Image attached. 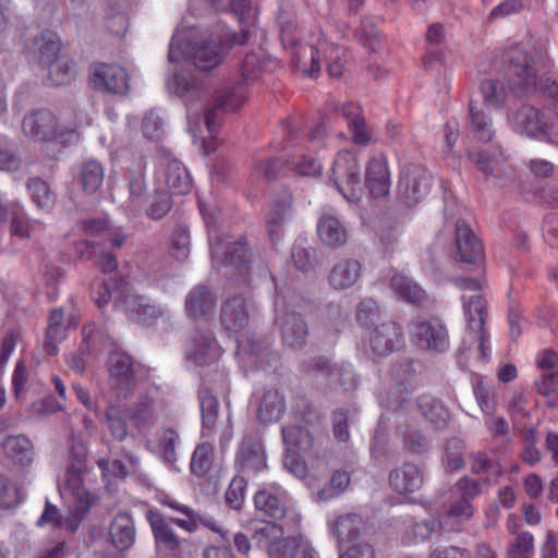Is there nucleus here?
Returning a JSON list of instances; mask_svg holds the SVG:
<instances>
[{
	"instance_id": "nucleus-1",
	"label": "nucleus",
	"mask_w": 558,
	"mask_h": 558,
	"mask_svg": "<svg viewBox=\"0 0 558 558\" xmlns=\"http://www.w3.org/2000/svg\"><path fill=\"white\" fill-rule=\"evenodd\" d=\"M223 56V48L208 43L197 23L183 17L169 44L167 92L181 98L186 108L198 104L205 97V86L184 63L193 61L198 70L209 71L221 63Z\"/></svg>"
},
{
	"instance_id": "nucleus-2",
	"label": "nucleus",
	"mask_w": 558,
	"mask_h": 558,
	"mask_svg": "<svg viewBox=\"0 0 558 558\" xmlns=\"http://www.w3.org/2000/svg\"><path fill=\"white\" fill-rule=\"evenodd\" d=\"M286 498L284 490L277 485L257 490L254 496L256 510L280 522H254L253 542L267 550L269 558H317L307 542L296 535L301 517L287 507Z\"/></svg>"
},
{
	"instance_id": "nucleus-3",
	"label": "nucleus",
	"mask_w": 558,
	"mask_h": 558,
	"mask_svg": "<svg viewBox=\"0 0 558 558\" xmlns=\"http://www.w3.org/2000/svg\"><path fill=\"white\" fill-rule=\"evenodd\" d=\"M276 20L280 28L282 45L290 51L295 70L304 75L315 77L320 72L324 62L330 76L338 77L343 73L344 49L329 43L323 31L296 35L290 2L284 1L279 4Z\"/></svg>"
},
{
	"instance_id": "nucleus-4",
	"label": "nucleus",
	"mask_w": 558,
	"mask_h": 558,
	"mask_svg": "<svg viewBox=\"0 0 558 558\" xmlns=\"http://www.w3.org/2000/svg\"><path fill=\"white\" fill-rule=\"evenodd\" d=\"M85 466L86 454L85 450L81 448L80 452L74 453L61 486V496L66 504L68 514L61 515L58 508L47 501L45 510L37 521L39 526L50 524L54 529H64L69 533L77 531L82 521L98 500V496L85 484Z\"/></svg>"
},
{
	"instance_id": "nucleus-5",
	"label": "nucleus",
	"mask_w": 558,
	"mask_h": 558,
	"mask_svg": "<svg viewBox=\"0 0 558 558\" xmlns=\"http://www.w3.org/2000/svg\"><path fill=\"white\" fill-rule=\"evenodd\" d=\"M206 1L218 11L229 10L241 26V36H235L229 32L221 21L207 23L199 20L195 15V12H191L189 15H185L184 17H191L192 21L199 25V29L206 36L207 41L213 46L217 45L218 47H222L225 52L226 46L229 44H246L250 43L253 37H256L258 11L251 0H230L228 8L222 5V0H220L218 4H214L209 0Z\"/></svg>"
},
{
	"instance_id": "nucleus-6",
	"label": "nucleus",
	"mask_w": 558,
	"mask_h": 558,
	"mask_svg": "<svg viewBox=\"0 0 558 558\" xmlns=\"http://www.w3.org/2000/svg\"><path fill=\"white\" fill-rule=\"evenodd\" d=\"M275 62L268 58L262 49L257 52L247 53L241 65L242 81L234 86L226 87L219 90L211 104L217 111H235L247 99V85L255 81L260 73L271 71Z\"/></svg>"
},
{
	"instance_id": "nucleus-7",
	"label": "nucleus",
	"mask_w": 558,
	"mask_h": 558,
	"mask_svg": "<svg viewBox=\"0 0 558 558\" xmlns=\"http://www.w3.org/2000/svg\"><path fill=\"white\" fill-rule=\"evenodd\" d=\"M507 123L510 130L520 136L558 144V114L550 111H541L533 106L522 105L508 112Z\"/></svg>"
},
{
	"instance_id": "nucleus-8",
	"label": "nucleus",
	"mask_w": 558,
	"mask_h": 558,
	"mask_svg": "<svg viewBox=\"0 0 558 558\" xmlns=\"http://www.w3.org/2000/svg\"><path fill=\"white\" fill-rule=\"evenodd\" d=\"M287 470L305 484L316 502H326L339 497L347 490L351 481L348 472L337 470L330 481L320 487L324 471L314 466L310 469L305 461L291 458L287 460Z\"/></svg>"
},
{
	"instance_id": "nucleus-9",
	"label": "nucleus",
	"mask_w": 558,
	"mask_h": 558,
	"mask_svg": "<svg viewBox=\"0 0 558 558\" xmlns=\"http://www.w3.org/2000/svg\"><path fill=\"white\" fill-rule=\"evenodd\" d=\"M199 106L192 105L187 110V133L192 136L205 154H210L217 148V131L219 128V112L204 99L198 101Z\"/></svg>"
},
{
	"instance_id": "nucleus-10",
	"label": "nucleus",
	"mask_w": 558,
	"mask_h": 558,
	"mask_svg": "<svg viewBox=\"0 0 558 558\" xmlns=\"http://www.w3.org/2000/svg\"><path fill=\"white\" fill-rule=\"evenodd\" d=\"M199 210L208 229V239L210 243V252L213 264L219 267L221 264L228 263L239 267L242 264H248V250L244 241L230 242L220 240L215 234V222L218 211L209 204L199 202Z\"/></svg>"
},
{
	"instance_id": "nucleus-11",
	"label": "nucleus",
	"mask_w": 558,
	"mask_h": 558,
	"mask_svg": "<svg viewBox=\"0 0 558 558\" xmlns=\"http://www.w3.org/2000/svg\"><path fill=\"white\" fill-rule=\"evenodd\" d=\"M332 180L343 198L356 204L363 196L361 166L356 157L349 150H340L332 163Z\"/></svg>"
},
{
	"instance_id": "nucleus-12",
	"label": "nucleus",
	"mask_w": 558,
	"mask_h": 558,
	"mask_svg": "<svg viewBox=\"0 0 558 558\" xmlns=\"http://www.w3.org/2000/svg\"><path fill=\"white\" fill-rule=\"evenodd\" d=\"M22 130L27 137L37 142L59 141L62 144L78 137L75 130L60 126L56 116L49 110H37L26 116Z\"/></svg>"
},
{
	"instance_id": "nucleus-13",
	"label": "nucleus",
	"mask_w": 558,
	"mask_h": 558,
	"mask_svg": "<svg viewBox=\"0 0 558 558\" xmlns=\"http://www.w3.org/2000/svg\"><path fill=\"white\" fill-rule=\"evenodd\" d=\"M167 404L163 392L154 385H140L137 398L130 409V416L141 429L149 427L166 416Z\"/></svg>"
},
{
	"instance_id": "nucleus-14",
	"label": "nucleus",
	"mask_w": 558,
	"mask_h": 558,
	"mask_svg": "<svg viewBox=\"0 0 558 558\" xmlns=\"http://www.w3.org/2000/svg\"><path fill=\"white\" fill-rule=\"evenodd\" d=\"M408 332L412 343L421 349L442 352L449 348L447 328L438 317H416L409 323Z\"/></svg>"
},
{
	"instance_id": "nucleus-15",
	"label": "nucleus",
	"mask_w": 558,
	"mask_h": 558,
	"mask_svg": "<svg viewBox=\"0 0 558 558\" xmlns=\"http://www.w3.org/2000/svg\"><path fill=\"white\" fill-rule=\"evenodd\" d=\"M432 179V174L420 166L404 168L398 183L399 196L409 206L417 204L429 193Z\"/></svg>"
},
{
	"instance_id": "nucleus-16",
	"label": "nucleus",
	"mask_w": 558,
	"mask_h": 558,
	"mask_svg": "<svg viewBox=\"0 0 558 558\" xmlns=\"http://www.w3.org/2000/svg\"><path fill=\"white\" fill-rule=\"evenodd\" d=\"M89 84L96 90L122 95L129 90V75L118 63H97L90 68Z\"/></svg>"
},
{
	"instance_id": "nucleus-17",
	"label": "nucleus",
	"mask_w": 558,
	"mask_h": 558,
	"mask_svg": "<svg viewBox=\"0 0 558 558\" xmlns=\"http://www.w3.org/2000/svg\"><path fill=\"white\" fill-rule=\"evenodd\" d=\"M456 490L460 498L450 505L447 517L440 522L444 530H453L456 521H463L473 515V507L469 499L480 495L482 486L476 481L463 477L457 483Z\"/></svg>"
},
{
	"instance_id": "nucleus-18",
	"label": "nucleus",
	"mask_w": 558,
	"mask_h": 558,
	"mask_svg": "<svg viewBox=\"0 0 558 558\" xmlns=\"http://www.w3.org/2000/svg\"><path fill=\"white\" fill-rule=\"evenodd\" d=\"M157 184L171 194H185L191 189V178L179 160L166 157L157 171Z\"/></svg>"
},
{
	"instance_id": "nucleus-19",
	"label": "nucleus",
	"mask_w": 558,
	"mask_h": 558,
	"mask_svg": "<svg viewBox=\"0 0 558 558\" xmlns=\"http://www.w3.org/2000/svg\"><path fill=\"white\" fill-rule=\"evenodd\" d=\"M108 372L111 384L119 391V396L126 398L129 392L136 388L132 360L126 353L121 351L111 353Z\"/></svg>"
},
{
	"instance_id": "nucleus-20",
	"label": "nucleus",
	"mask_w": 558,
	"mask_h": 558,
	"mask_svg": "<svg viewBox=\"0 0 558 558\" xmlns=\"http://www.w3.org/2000/svg\"><path fill=\"white\" fill-rule=\"evenodd\" d=\"M401 327L392 322L376 326L368 337V345L374 357H385L401 345Z\"/></svg>"
},
{
	"instance_id": "nucleus-21",
	"label": "nucleus",
	"mask_w": 558,
	"mask_h": 558,
	"mask_svg": "<svg viewBox=\"0 0 558 558\" xmlns=\"http://www.w3.org/2000/svg\"><path fill=\"white\" fill-rule=\"evenodd\" d=\"M222 354L220 345L210 332H197L186 347V357L197 365L216 362Z\"/></svg>"
},
{
	"instance_id": "nucleus-22",
	"label": "nucleus",
	"mask_w": 558,
	"mask_h": 558,
	"mask_svg": "<svg viewBox=\"0 0 558 558\" xmlns=\"http://www.w3.org/2000/svg\"><path fill=\"white\" fill-rule=\"evenodd\" d=\"M282 439L286 446L284 466L289 458L304 461L299 452L308 451L314 445V433L303 426L293 424L282 428Z\"/></svg>"
},
{
	"instance_id": "nucleus-23",
	"label": "nucleus",
	"mask_w": 558,
	"mask_h": 558,
	"mask_svg": "<svg viewBox=\"0 0 558 558\" xmlns=\"http://www.w3.org/2000/svg\"><path fill=\"white\" fill-rule=\"evenodd\" d=\"M235 465L240 472L256 473L266 466V457L259 440L244 438L238 449Z\"/></svg>"
},
{
	"instance_id": "nucleus-24",
	"label": "nucleus",
	"mask_w": 558,
	"mask_h": 558,
	"mask_svg": "<svg viewBox=\"0 0 558 558\" xmlns=\"http://www.w3.org/2000/svg\"><path fill=\"white\" fill-rule=\"evenodd\" d=\"M507 60L510 63V72L518 77V84L523 88L524 93H530L536 88V73L533 66L530 65L529 53L520 47L512 48L508 54Z\"/></svg>"
},
{
	"instance_id": "nucleus-25",
	"label": "nucleus",
	"mask_w": 558,
	"mask_h": 558,
	"mask_svg": "<svg viewBox=\"0 0 558 558\" xmlns=\"http://www.w3.org/2000/svg\"><path fill=\"white\" fill-rule=\"evenodd\" d=\"M254 403L256 405L257 420L262 423L278 421L284 410V400L275 388L256 391L254 395Z\"/></svg>"
},
{
	"instance_id": "nucleus-26",
	"label": "nucleus",
	"mask_w": 558,
	"mask_h": 558,
	"mask_svg": "<svg viewBox=\"0 0 558 558\" xmlns=\"http://www.w3.org/2000/svg\"><path fill=\"white\" fill-rule=\"evenodd\" d=\"M391 185L387 159L383 156L372 158L366 167V186L374 197L389 194Z\"/></svg>"
},
{
	"instance_id": "nucleus-27",
	"label": "nucleus",
	"mask_w": 558,
	"mask_h": 558,
	"mask_svg": "<svg viewBox=\"0 0 558 558\" xmlns=\"http://www.w3.org/2000/svg\"><path fill=\"white\" fill-rule=\"evenodd\" d=\"M362 265L354 258H341L330 269L328 281L335 290L353 287L361 278Z\"/></svg>"
},
{
	"instance_id": "nucleus-28",
	"label": "nucleus",
	"mask_w": 558,
	"mask_h": 558,
	"mask_svg": "<svg viewBox=\"0 0 558 558\" xmlns=\"http://www.w3.org/2000/svg\"><path fill=\"white\" fill-rule=\"evenodd\" d=\"M248 323V302L242 295L231 298L221 308V324L230 332L242 330Z\"/></svg>"
},
{
	"instance_id": "nucleus-29",
	"label": "nucleus",
	"mask_w": 558,
	"mask_h": 558,
	"mask_svg": "<svg viewBox=\"0 0 558 558\" xmlns=\"http://www.w3.org/2000/svg\"><path fill=\"white\" fill-rule=\"evenodd\" d=\"M457 253L461 260L465 263H475L482 256V244L470 226L458 220L456 226Z\"/></svg>"
},
{
	"instance_id": "nucleus-30",
	"label": "nucleus",
	"mask_w": 558,
	"mask_h": 558,
	"mask_svg": "<svg viewBox=\"0 0 558 558\" xmlns=\"http://www.w3.org/2000/svg\"><path fill=\"white\" fill-rule=\"evenodd\" d=\"M123 307L133 319L146 326L154 325L163 317L161 307L140 295H128L123 301Z\"/></svg>"
},
{
	"instance_id": "nucleus-31",
	"label": "nucleus",
	"mask_w": 558,
	"mask_h": 558,
	"mask_svg": "<svg viewBox=\"0 0 558 558\" xmlns=\"http://www.w3.org/2000/svg\"><path fill=\"white\" fill-rule=\"evenodd\" d=\"M128 191V198L122 201L121 205L129 216L136 217L145 204L146 195V183L142 165H138L137 169L130 174Z\"/></svg>"
},
{
	"instance_id": "nucleus-32",
	"label": "nucleus",
	"mask_w": 558,
	"mask_h": 558,
	"mask_svg": "<svg viewBox=\"0 0 558 558\" xmlns=\"http://www.w3.org/2000/svg\"><path fill=\"white\" fill-rule=\"evenodd\" d=\"M317 234L320 241L329 247L343 246L348 241V230L336 216L323 215L317 222Z\"/></svg>"
},
{
	"instance_id": "nucleus-33",
	"label": "nucleus",
	"mask_w": 558,
	"mask_h": 558,
	"mask_svg": "<svg viewBox=\"0 0 558 558\" xmlns=\"http://www.w3.org/2000/svg\"><path fill=\"white\" fill-rule=\"evenodd\" d=\"M389 483L399 494L413 493L422 486L423 475L415 464L404 463L391 471Z\"/></svg>"
},
{
	"instance_id": "nucleus-34",
	"label": "nucleus",
	"mask_w": 558,
	"mask_h": 558,
	"mask_svg": "<svg viewBox=\"0 0 558 558\" xmlns=\"http://www.w3.org/2000/svg\"><path fill=\"white\" fill-rule=\"evenodd\" d=\"M98 466L102 472L104 481L107 487H110V476L124 477L136 474L140 471V459L130 452H124L120 458L112 462L105 459L98 461Z\"/></svg>"
},
{
	"instance_id": "nucleus-35",
	"label": "nucleus",
	"mask_w": 558,
	"mask_h": 558,
	"mask_svg": "<svg viewBox=\"0 0 558 558\" xmlns=\"http://www.w3.org/2000/svg\"><path fill=\"white\" fill-rule=\"evenodd\" d=\"M339 111L347 119L350 133L356 144L366 145L373 141V132L362 118L361 108L357 105L343 104Z\"/></svg>"
},
{
	"instance_id": "nucleus-36",
	"label": "nucleus",
	"mask_w": 558,
	"mask_h": 558,
	"mask_svg": "<svg viewBox=\"0 0 558 558\" xmlns=\"http://www.w3.org/2000/svg\"><path fill=\"white\" fill-rule=\"evenodd\" d=\"M75 179L87 194H94L104 183V167L95 159L85 160L78 167Z\"/></svg>"
},
{
	"instance_id": "nucleus-37",
	"label": "nucleus",
	"mask_w": 558,
	"mask_h": 558,
	"mask_svg": "<svg viewBox=\"0 0 558 558\" xmlns=\"http://www.w3.org/2000/svg\"><path fill=\"white\" fill-rule=\"evenodd\" d=\"M109 535L119 550L129 549L135 542V529L132 518L126 513L116 515L110 524Z\"/></svg>"
},
{
	"instance_id": "nucleus-38",
	"label": "nucleus",
	"mask_w": 558,
	"mask_h": 558,
	"mask_svg": "<svg viewBox=\"0 0 558 558\" xmlns=\"http://www.w3.org/2000/svg\"><path fill=\"white\" fill-rule=\"evenodd\" d=\"M238 359L242 367H260L265 359L264 348L259 339L255 337H243L238 339Z\"/></svg>"
},
{
	"instance_id": "nucleus-39",
	"label": "nucleus",
	"mask_w": 558,
	"mask_h": 558,
	"mask_svg": "<svg viewBox=\"0 0 558 558\" xmlns=\"http://www.w3.org/2000/svg\"><path fill=\"white\" fill-rule=\"evenodd\" d=\"M8 219L11 220V234L21 239L31 238L40 230V223L29 219L24 208L19 204L9 205Z\"/></svg>"
},
{
	"instance_id": "nucleus-40",
	"label": "nucleus",
	"mask_w": 558,
	"mask_h": 558,
	"mask_svg": "<svg viewBox=\"0 0 558 558\" xmlns=\"http://www.w3.org/2000/svg\"><path fill=\"white\" fill-rule=\"evenodd\" d=\"M277 320H281L282 338L287 345L299 348L305 343L307 327L299 315L292 313Z\"/></svg>"
},
{
	"instance_id": "nucleus-41",
	"label": "nucleus",
	"mask_w": 558,
	"mask_h": 558,
	"mask_svg": "<svg viewBox=\"0 0 558 558\" xmlns=\"http://www.w3.org/2000/svg\"><path fill=\"white\" fill-rule=\"evenodd\" d=\"M146 517L153 530L157 547L159 549H174L179 541L165 522L162 515L157 510L149 509Z\"/></svg>"
},
{
	"instance_id": "nucleus-42",
	"label": "nucleus",
	"mask_w": 558,
	"mask_h": 558,
	"mask_svg": "<svg viewBox=\"0 0 558 558\" xmlns=\"http://www.w3.org/2000/svg\"><path fill=\"white\" fill-rule=\"evenodd\" d=\"M179 444V433L174 428L168 427L162 429L158 439L156 452L162 462L174 471H179V468L175 465Z\"/></svg>"
},
{
	"instance_id": "nucleus-43",
	"label": "nucleus",
	"mask_w": 558,
	"mask_h": 558,
	"mask_svg": "<svg viewBox=\"0 0 558 558\" xmlns=\"http://www.w3.org/2000/svg\"><path fill=\"white\" fill-rule=\"evenodd\" d=\"M2 447L5 456L21 465H27L34 459L33 446L24 436H10Z\"/></svg>"
},
{
	"instance_id": "nucleus-44",
	"label": "nucleus",
	"mask_w": 558,
	"mask_h": 558,
	"mask_svg": "<svg viewBox=\"0 0 558 558\" xmlns=\"http://www.w3.org/2000/svg\"><path fill=\"white\" fill-rule=\"evenodd\" d=\"M329 527L340 544L354 539L360 532L362 519L354 513L339 515L336 520L329 519Z\"/></svg>"
},
{
	"instance_id": "nucleus-45",
	"label": "nucleus",
	"mask_w": 558,
	"mask_h": 558,
	"mask_svg": "<svg viewBox=\"0 0 558 558\" xmlns=\"http://www.w3.org/2000/svg\"><path fill=\"white\" fill-rule=\"evenodd\" d=\"M32 50L38 61L45 65L59 57L60 39L54 32L45 31L35 38Z\"/></svg>"
},
{
	"instance_id": "nucleus-46",
	"label": "nucleus",
	"mask_w": 558,
	"mask_h": 558,
	"mask_svg": "<svg viewBox=\"0 0 558 558\" xmlns=\"http://www.w3.org/2000/svg\"><path fill=\"white\" fill-rule=\"evenodd\" d=\"M390 286L395 293L407 302L420 305L425 300L424 290L403 274L393 275Z\"/></svg>"
},
{
	"instance_id": "nucleus-47",
	"label": "nucleus",
	"mask_w": 558,
	"mask_h": 558,
	"mask_svg": "<svg viewBox=\"0 0 558 558\" xmlns=\"http://www.w3.org/2000/svg\"><path fill=\"white\" fill-rule=\"evenodd\" d=\"M199 402L203 423L202 436L203 438H210L218 427L219 402L215 396L207 391L199 395Z\"/></svg>"
},
{
	"instance_id": "nucleus-48",
	"label": "nucleus",
	"mask_w": 558,
	"mask_h": 558,
	"mask_svg": "<svg viewBox=\"0 0 558 558\" xmlns=\"http://www.w3.org/2000/svg\"><path fill=\"white\" fill-rule=\"evenodd\" d=\"M480 92L487 108H501L507 98V88L504 82L498 78H485L480 85Z\"/></svg>"
},
{
	"instance_id": "nucleus-49",
	"label": "nucleus",
	"mask_w": 558,
	"mask_h": 558,
	"mask_svg": "<svg viewBox=\"0 0 558 558\" xmlns=\"http://www.w3.org/2000/svg\"><path fill=\"white\" fill-rule=\"evenodd\" d=\"M291 196L284 195L282 199L271 205L267 215V229L272 242L279 239V229L290 216Z\"/></svg>"
},
{
	"instance_id": "nucleus-50",
	"label": "nucleus",
	"mask_w": 558,
	"mask_h": 558,
	"mask_svg": "<svg viewBox=\"0 0 558 558\" xmlns=\"http://www.w3.org/2000/svg\"><path fill=\"white\" fill-rule=\"evenodd\" d=\"M417 407L422 415L437 428H442L449 421V412L435 398L423 396L418 399Z\"/></svg>"
},
{
	"instance_id": "nucleus-51",
	"label": "nucleus",
	"mask_w": 558,
	"mask_h": 558,
	"mask_svg": "<svg viewBox=\"0 0 558 558\" xmlns=\"http://www.w3.org/2000/svg\"><path fill=\"white\" fill-rule=\"evenodd\" d=\"M463 308L469 331H481L484 328L485 304L482 295L463 296Z\"/></svg>"
},
{
	"instance_id": "nucleus-52",
	"label": "nucleus",
	"mask_w": 558,
	"mask_h": 558,
	"mask_svg": "<svg viewBox=\"0 0 558 558\" xmlns=\"http://www.w3.org/2000/svg\"><path fill=\"white\" fill-rule=\"evenodd\" d=\"M320 371L326 374L331 381H338L344 390H352L357 385L353 367L349 363H343L340 366H337L324 361L320 365Z\"/></svg>"
},
{
	"instance_id": "nucleus-53",
	"label": "nucleus",
	"mask_w": 558,
	"mask_h": 558,
	"mask_svg": "<svg viewBox=\"0 0 558 558\" xmlns=\"http://www.w3.org/2000/svg\"><path fill=\"white\" fill-rule=\"evenodd\" d=\"M46 65L48 66L49 76L56 85L70 84L75 78V64L66 57L59 56Z\"/></svg>"
},
{
	"instance_id": "nucleus-54",
	"label": "nucleus",
	"mask_w": 558,
	"mask_h": 558,
	"mask_svg": "<svg viewBox=\"0 0 558 558\" xmlns=\"http://www.w3.org/2000/svg\"><path fill=\"white\" fill-rule=\"evenodd\" d=\"M471 126L475 136L481 141H489L494 135L492 119L486 114L482 106L470 102Z\"/></svg>"
},
{
	"instance_id": "nucleus-55",
	"label": "nucleus",
	"mask_w": 558,
	"mask_h": 558,
	"mask_svg": "<svg viewBox=\"0 0 558 558\" xmlns=\"http://www.w3.org/2000/svg\"><path fill=\"white\" fill-rule=\"evenodd\" d=\"M104 426L109 434L119 441L126 438L129 434L128 423L120 407L110 405L105 413Z\"/></svg>"
},
{
	"instance_id": "nucleus-56",
	"label": "nucleus",
	"mask_w": 558,
	"mask_h": 558,
	"mask_svg": "<svg viewBox=\"0 0 558 558\" xmlns=\"http://www.w3.org/2000/svg\"><path fill=\"white\" fill-rule=\"evenodd\" d=\"M27 189L34 205L44 211L50 210L54 205V195L47 182L40 179H32Z\"/></svg>"
},
{
	"instance_id": "nucleus-57",
	"label": "nucleus",
	"mask_w": 558,
	"mask_h": 558,
	"mask_svg": "<svg viewBox=\"0 0 558 558\" xmlns=\"http://www.w3.org/2000/svg\"><path fill=\"white\" fill-rule=\"evenodd\" d=\"M69 327L64 324V313L61 308L53 310L49 315L46 348L49 354L57 352V343L63 338V331Z\"/></svg>"
},
{
	"instance_id": "nucleus-58",
	"label": "nucleus",
	"mask_w": 558,
	"mask_h": 558,
	"mask_svg": "<svg viewBox=\"0 0 558 558\" xmlns=\"http://www.w3.org/2000/svg\"><path fill=\"white\" fill-rule=\"evenodd\" d=\"M213 295L202 287L192 290L186 298V313L191 317H199L214 304Z\"/></svg>"
},
{
	"instance_id": "nucleus-59",
	"label": "nucleus",
	"mask_w": 558,
	"mask_h": 558,
	"mask_svg": "<svg viewBox=\"0 0 558 558\" xmlns=\"http://www.w3.org/2000/svg\"><path fill=\"white\" fill-rule=\"evenodd\" d=\"M214 461V447L209 441L201 442L194 450L191 460V471L203 476L210 471Z\"/></svg>"
},
{
	"instance_id": "nucleus-60",
	"label": "nucleus",
	"mask_w": 558,
	"mask_h": 558,
	"mask_svg": "<svg viewBox=\"0 0 558 558\" xmlns=\"http://www.w3.org/2000/svg\"><path fill=\"white\" fill-rule=\"evenodd\" d=\"M472 471L482 476L487 484L494 483L501 474V466L490 461L486 454L477 452L472 456Z\"/></svg>"
},
{
	"instance_id": "nucleus-61",
	"label": "nucleus",
	"mask_w": 558,
	"mask_h": 558,
	"mask_svg": "<svg viewBox=\"0 0 558 558\" xmlns=\"http://www.w3.org/2000/svg\"><path fill=\"white\" fill-rule=\"evenodd\" d=\"M77 254L82 258L93 259L105 272L112 271L117 267V260L112 254L98 252V248L88 242L80 244Z\"/></svg>"
},
{
	"instance_id": "nucleus-62",
	"label": "nucleus",
	"mask_w": 558,
	"mask_h": 558,
	"mask_svg": "<svg viewBox=\"0 0 558 558\" xmlns=\"http://www.w3.org/2000/svg\"><path fill=\"white\" fill-rule=\"evenodd\" d=\"M534 538L529 532L520 533L508 549L509 558H532Z\"/></svg>"
},
{
	"instance_id": "nucleus-63",
	"label": "nucleus",
	"mask_w": 558,
	"mask_h": 558,
	"mask_svg": "<svg viewBox=\"0 0 558 558\" xmlns=\"http://www.w3.org/2000/svg\"><path fill=\"white\" fill-rule=\"evenodd\" d=\"M245 493H246V481L242 476H235L231 481L227 492H226V501L227 504L239 510L243 506L245 501Z\"/></svg>"
},
{
	"instance_id": "nucleus-64",
	"label": "nucleus",
	"mask_w": 558,
	"mask_h": 558,
	"mask_svg": "<svg viewBox=\"0 0 558 558\" xmlns=\"http://www.w3.org/2000/svg\"><path fill=\"white\" fill-rule=\"evenodd\" d=\"M380 310L375 300L364 299L356 308V319L363 326L375 324L379 319Z\"/></svg>"
}]
</instances>
